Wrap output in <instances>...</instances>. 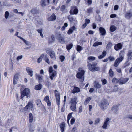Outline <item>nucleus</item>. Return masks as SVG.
<instances>
[{"label":"nucleus","mask_w":132,"mask_h":132,"mask_svg":"<svg viewBox=\"0 0 132 132\" xmlns=\"http://www.w3.org/2000/svg\"><path fill=\"white\" fill-rule=\"evenodd\" d=\"M73 113V112L70 113L68 114V115L67 122L69 124V123L70 119V118H71L72 117V115Z\"/></svg>","instance_id":"38"},{"label":"nucleus","mask_w":132,"mask_h":132,"mask_svg":"<svg viewBox=\"0 0 132 132\" xmlns=\"http://www.w3.org/2000/svg\"><path fill=\"white\" fill-rule=\"evenodd\" d=\"M132 16V13L129 12H127L125 14V17L127 19H130Z\"/></svg>","instance_id":"25"},{"label":"nucleus","mask_w":132,"mask_h":132,"mask_svg":"<svg viewBox=\"0 0 132 132\" xmlns=\"http://www.w3.org/2000/svg\"><path fill=\"white\" fill-rule=\"evenodd\" d=\"M100 33L102 35H105L106 34V31L105 29L103 27H100L99 28Z\"/></svg>","instance_id":"23"},{"label":"nucleus","mask_w":132,"mask_h":132,"mask_svg":"<svg viewBox=\"0 0 132 132\" xmlns=\"http://www.w3.org/2000/svg\"><path fill=\"white\" fill-rule=\"evenodd\" d=\"M122 61V60L121 58H118L115 60L114 64V66L115 67H117L120 63Z\"/></svg>","instance_id":"14"},{"label":"nucleus","mask_w":132,"mask_h":132,"mask_svg":"<svg viewBox=\"0 0 132 132\" xmlns=\"http://www.w3.org/2000/svg\"><path fill=\"white\" fill-rule=\"evenodd\" d=\"M9 15V13L8 11H6L5 12V16L6 19H7L8 18Z\"/></svg>","instance_id":"47"},{"label":"nucleus","mask_w":132,"mask_h":132,"mask_svg":"<svg viewBox=\"0 0 132 132\" xmlns=\"http://www.w3.org/2000/svg\"><path fill=\"white\" fill-rule=\"evenodd\" d=\"M112 82L113 84H117L118 83L119 84V79L114 78L112 79Z\"/></svg>","instance_id":"33"},{"label":"nucleus","mask_w":132,"mask_h":132,"mask_svg":"<svg viewBox=\"0 0 132 132\" xmlns=\"http://www.w3.org/2000/svg\"><path fill=\"white\" fill-rule=\"evenodd\" d=\"M44 100L47 103V105L50 106L51 105V103L49 100L48 96H46L44 98Z\"/></svg>","instance_id":"19"},{"label":"nucleus","mask_w":132,"mask_h":132,"mask_svg":"<svg viewBox=\"0 0 132 132\" xmlns=\"http://www.w3.org/2000/svg\"><path fill=\"white\" fill-rule=\"evenodd\" d=\"M112 46V43L111 42H109L106 45V48L109 49L111 48Z\"/></svg>","instance_id":"37"},{"label":"nucleus","mask_w":132,"mask_h":132,"mask_svg":"<svg viewBox=\"0 0 132 132\" xmlns=\"http://www.w3.org/2000/svg\"><path fill=\"white\" fill-rule=\"evenodd\" d=\"M29 93V89L27 88H25L23 91L21 92V99H22V98H23L25 96H28Z\"/></svg>","instance_id":"8"},{"label":"nucleus","mask_w":132,"mask_h":132,"mask_svg":"<svg viewBox=\"0 0 132 132\" xmlns=\"http://www.w3.org/2000/svg\"><path fill=\"white\" fill-rule=\"evenodd\" d=\"M65 123L63 122L61 123L59 125L61 132H63L64 131Z\"/></svg>","instance_id":"21"},{"label":"nucleus","mask_w":132,"mask_h":132,"mask_svg":"<svg viewBox=\"0 0 132 132\" xmlns=\"http://www.w3.org/2000/svg\"><path fill=\"white\" fill-rule=\"evenodd\" d=\"M76 30V29L74 26L70 28L68 31L67 34L69 35L71 34L73 32V31Z\"/></svg>","instance_id":"18"},{"label":"nucleus","mask_w":132,"mask_h":132,"mask_svg":"<svg viewBox=\"0 0 132 132\" xmlns=\"http://www.w3.org/2000/svg\"><path fill=\"white\" fill-rule=\"evenodd\" d=\"M37 79L38 80V81L39 82H41L42 80V76H41L39 75H36Z\"/></svg>","instance_id":"34"},{"label":"nucleus","mask_w":132,"mask_h":132,"mask_svg":"<svg viewBox=\"0 0 132 132\" xmlns=\"http://www.w3.org/2000/svg\"><path fill=\"white\" fill-rule=\"evenodd\" d=\"M117 29L116 27L114 25L110 27V30L111 32H113Z\"/></svg>","instance_id":"39"},{"label":"nucleus","mask_w":132,"mask_h":132,"mask_svg":"<svg viewBox=\"0 0 132 132\" xmlns=\"http://www.w3.org/2000/svg\"><path fill=\"white\" fill-rule=\"evenodd\" d=\"M102 43L101 42H96L93 44V46L94 47H96L99 45H102Z\"/></svg>","instance_id":"36"},{"label":"nucleus","mask_w":132,"mask_h":132,"mask_svg":"<svg viewBox=\"0 0 132 132\" xmlns=\"http://www.w3.org/2000/svg\"><path fill=\"white\" fill-rule=\"evenodd\" d=\"M94 86L96 89H100L101 88L102 85L98 82L95 81L94 82Z\"/></svg>","instance_id":"17"},{"label":"nucleus","mask_w":132,"mask_h":132,"mask_svg":"<svg viewBox=\"0 0 132 132\" xmlns=\"http://www.w3.org/2000/svg\"><path fill=\"white\" fill-rule=\"evenodd\" d=\"M119 105H113L112 108L111 110V112H112L114 113L115 114L117 113V112L118 111L119 106Z\"/></svg>","instance_id":"9"},{"label":"nucleus","mask_w":132,"mask_h":132,"mask_svg":"<svg viewBox=\"0 0 132 132\" xmlns=\"http://www.w3.org/2000/svg\"><path fill=\"white\" fill-rule=\"evenodd\" d=\"M109 74L110 76L111 77H112L113 75V72L112 70L111 69H110L109 72Z\"/></svg>","instance_id":"48"},{"label":"nucleus","mask_w":132,"mask_h":132,"mask_svg":"<svg viewBox=\"0 0 132 132\" xmlns=\"http://www.w3.org/2000/svg\"><path fill=\"white\" fill-rule=\"evenodd\" d=\"M68 19L71 23L73 21H75V22H77V21L76 20V18H74L73 17L69 15L68 16Z\"/></svg>","instance_id":"24"},{"label":"nucleus","mask_w":132,"mask_h":132,"mask_svg":"<svg viewBox=\"0 0 132 132\" xmlns=\"http://www.w3.org/2000/svg\"><path fill=\"white\" fill-rule=\"evenodd\" d=\"M80 89L77 87H74L73 90L72 91V93L75 94L76 93H78L80 92Z\"/></svg>","instance_id":"22"},{"label":"nucleus","mask_w":132,"mask_h":132,"mask_svg":"<svg viewBox=\"0 0 132 132\" xmlns=\"http://www.w3.org/2000/svg\"><path fill=\"white\" fill-rule=\"evenodd\" d=\"M78 70L79 72H78L76 75V77L80 79V81L82 82L84 79V74L85 71L81 68H79Z\"/></svg>","instance_id":"1"},{"label":"nucleus","mask_w":132,"mask_h":132,"mask_svg":"<svg viewBox=\"0 0 132 132\" xmlns=\"http://www.w3.org/2000/svg\"><path fill=\"white\" fill-rule=\"evenodd\" d=\"M33 105L31 102H29L28 104L24 108L25 110L27 111L28 110L32 109L33 107Z\"/></svg>","instance_id":"10"},{"label":"nucleus","mask_w":132,"mask_h":132,"mask_svg":"<svg viewBox=\"0 0 132 132\" xmlns=\"http://www.w3.org/2000/svg\"><path fill=\"white\" fill-rule=\"evenodd\" d=\"M49 74V77L51 80L54 79L57 75L56 71L54 70L52 67H49L48 70Z\"/></svg>","instance_id":"3"},{"label":"nucleus","mask_w":132,"mask_h":132,"mask_svg":"<svg viewBox=\"0 0 132 132\" xmlns=\"http://www.w3.org/2000/svg\"><path fill=\"white\" fill-rule=\"evenodd\" d=\"M126 118H129L130 119H132V115L130 114L127 115L126 116Z\"/></svg>","instance_id":"59"},{"label":"nucleus","mask_w":132,"mask_h":132,"mask_svg":"<svg viewBox=\"0 0 132 132\" xmlns=\"http://www.w3.org/2000/svg\"><path fill=\"white\" fill-rule=\"evenodd\" d=\"M108 125H107V124H106V123H104V124L102 126V127L103 129H106V127Z\"/></svg>","instance_id":"58"},{"label":"nucleus","mask_w":132,"mask_h":132,"mask_svg":"<svg viewBox=\"0 0 132 132\" xmlns=\"http://www.w3.org/2000/svg\"><path fill=\"white\" fill-rule=\"evenodd\" d=\"M23 57L22 55H21L20 56H18L17 58V60H19L21 59Z\"/></svg>","instance_id":"63"},{"label":"nucleus","mask_w":132,"mask_h":132,"mask_svg":"<svg viewBox=\"0 0 132 132\" xmlns=\"http://www.w3.org/2000/svg\"><path fill=\"white\" fill-rule=\"evenodd\" d=\"M78 10L77 9L75 8L73 10L71 9L70 11V13L71 15L77 14L78 12Z\"/></svg>","instance_id":"16"},{"label":"nucleus","mask_w":132,"mask_h":132,"mask_svg":"<svg viewBox=\"0 0 132 132\" xmlns=\"http://www.w3.org/2000/svg\"><path fill=\"white\" fill-rule=\"evenodd\" d=\"M110 120L109 119V118H107L105 120L104 123L107 124V125H108L110 123Z\"/></svg>","instance_id":"51"},{"label":"nucleus","mask_w":132,"mask_h":132,"mask_svg":"<svg viewBox=\"0 0 132 132\" xmlns=\"http://www.w3.org/2000/svg\"><path fill=\"white\" fill-rule=\"evenodd\" d=\"M36 103L37 105L39 107H40L42 103L41 101L40 100H38L36 101Z\"/></svg>","instance_id":"46"},{"label":"nucleus","mask_w":132,"mask_h":132,"mask_svg":"<svg viewBox=\"0 0 132 132\" xmlns=\"http://www.w3.org/2000/svg\"><path fill=\"white\" fill-rule=\"evenodd\" d=\"M93 8L91 7L87 9V12L89 13H92V12Z\"/></svg>","instance_id":"52"},{"label":"nucleus","mask_w":132,"mask_h":132,"mask_svg":"<svg viewBox=\"0 0 132 132\" xmlns=\"http://www.w3.org/2000/svg\"><path fill=\"white\" fill-rule=\"evenodd\" d=\"M88 59L90 61H93L95 59V57L93 56H90L89 57Z\"/></svg>","instance_id":"55"},{"label":"nucleus","mask_w":132,"mask_h":132,"mask_svg":"<svg viewBox=\"0 0 132 132\" xmlns=\"http://www.w3.org/2000/svg\"><path fill=\"white\" fill-rule=\"evenodd\" d=\"M29 122H32L34 120V118L32 113H30L29 114Z\"/></svg>","instance_id":"35"},{"label":"nucleus","mask_w":132,"mask_h":132,"mask_svg":"<svg viewBox=\"0 0 132 132\" xmlns=\"http://www.w3.org/2000/svg\"><path fill=\"white\" fill-rule=\"evenodd\" d=\"M125 53V52L123 50L121 51L120 52L119 56V58H121L122 60L123 59V55Z\"/></svg>","instance_id":"31"},{"label":"nucleus","mask_w":132,"mask_h":132,"mask_svg":"<svg viewBox=\"0 0 132 132\" xmlns=\"http://www.w3.org/2000/svg\"><path fill=\"white\" fill-rule=\"evenodd\" d=\"M46 53L50 56L51 58L54 61L56 59L55 54L54 51L50 49L46 51Z\"/></svg>","instance_id":"7"},{"label":"nucleus","mask_w":132,"mask_h":132,"mask_svg":"<svg viewBox=\"0 0 132 132\" xmlns=\"http://www.w3.org/2000/svg\"><path fill=\"white\" fill-rule=\"evenodd\" d=\"M82 49L83 48H82V47L81 46L79 45H77V50L78 52H80L82 50Z\"/></svg>","instance_id":"45"},{"label":"nucleus","mask_w":132,"mask_h":132,"mask_svg":"<svg viewBox=\"0 0 132 132\" xmlns=\"http://www.w3.org/2000/svg\"><path fill=\"white\" fill-rule=\"evenodd\" d=\"M31 12L33 14H37L39 13V11L37 8H35L32 9Z\"/></svg>","instance_id":"26"},{"label":"nucleus","mask_w":132,"mask_h":132,"mask_svg":"<svg viewBox=\"0 0 132 132\" xmlns=\"http://www.w3.org/2000/svg\"><path fill=\"white\" fill-rule=\"evenodd\" d=\"M97 64L96 63H93L92 64L88 63L87 65L89 70L91 71H98L100 70V68L98 67H96Z\"/></svg>","instance_id":"4"},{"label":"nucleus","mask_w":132,"mask_h":132,"mask_svg":"<svg viewBox=\"0 0 132 132\" xmlns=\"http://www.w3.org/2000/svg\"><path fill=\"white\" fill-rule=\"evenodd\" d=\"M118 85H115L114 86L113 90L114 92H116L118 90Z\"/></svg>","instance_id":"49"},{"label":"nucleus","mask_w":132,"mask_h":132,"mask_svg":"<svg viewBox=\"0 0 132 132\" xmlns=\"http://www.w3.org/2000/svg\"><path fill=\"white\" fill-rule=\"evenodd\" d=\"M19 75V74L17 73L15 74L14 75V77L13 80V84H17V81L18 79Z\"/></svg>","instance_id":"13"},{"label":"nucleus","mask_w":132,"mask_h":132,"mask_svg":"<svg viewBox=\"0 0 132 132\" xmlns=\"http://www.w3.org/2000/svg\"><path fill=\"white\" fill-rule=\"evenodd\" d=\"M44 83L45 86L48 88H49L52 85V84L51 82L47 80L44 81Z\"/></svg>","instance_id":"29"},{"label":"nucleus","mask_w":132,"mask_h":132,"mask_svg":"<svg viewBox=\"0 0 132 132\" xmlns=\"http://www.w3.org/2000/svg\"><path fill=\"white\" fill-rule=\"evenodd\" d=\"M119 8V6L118 5H116L114 6V10L116 11Z\"/></svg>","instance_id":"60"},{"label":"nucleus","mask_w":132,"mask_h":132,"mask_svg":"<svg viewBox=\"0 0 132 132\" xmlns=\"http://www.w3.org/2000/svg\"><path fill=\"white\" fill-rule=\"evenodd\" d=\"M56 101L57 104L59 106L60 104V97L56 98Z\"/></svg>","instance_id":"53"},{"label":"nucleus","mask_w":132,"mask_h":132,"mask_svg":"<svg viewBox=\"0 0 132 132\" xmlns=\"http://www.w3.org/2000/svg\"><path fill=\"white\" fill-rule=\"evenodd\" d=\"M101 109L103 111L107 109L109 103L108 101L106 100H102L98 103Z\"/></svg>","instance_id":"2"},{"label":"nucleus","mask_w":132,"mask_h":132,"mask_svg":"<svg viewBox=\"0 0 132 132\" xmlns=\"http://www.w3.org/2000/svg\"><path fill=\"white\" fill-rule=\"evenodd\" d=\"M101 81L102 82V84L103 85H104L107 83V81L105 79H101Z\"/></svg>","instance_id":"50"},{"label":"nucleus","mask_w":132,"mask_h":132,"mask_svg":"<svg viewBox=\"0 0 132 132\" xmlns=\"http://www.w3.org/2000/svg\"><path fill=\"white\" fill-rule=\"evenodd\" d=\"M42 85L40 84H39L35 86V89L36 90H39L42 89Z\"/></svg>","instance_id":"28"},{"label":"nucleus","mask_w":132,"mask_h":132,"mask_svg":"<svg viewBox=\"0 0 132 132\" xmlns=\"http://www.w3.org/2000/svg\"><path fill=\"white\" fill-rule=\"evenodd\" d=\"M54 93L55 94V96L56 98H60V94L56 90H55L54 91Z\"/></svg>","instance_id":"32"},{"label":"nucleus","mask_w":132,"mask_h":132,"mask_svg":"<svg viewBox=\"0 0 132 132\" xmlns=\"http://www.w3.org/2000/svg\"><path fill=\"white\" fill-rule=\"evenodd\" d=\"M129 79L128 78H120L119 79V84L120 85H122L125 84L128 81Z\"/></svg>","instance_id":"11"},{"label":"nucleus","mask_w":132,"mask_h":132,"mask_svg":"<svg viewBox=\"0 0 132 132\" xmlns=\"http://www.w3.org/2000/svg\"><path fill=\"white\" fill-rule=\"evenodd\" d=\"M73 46V44H70L69 45H67L66 46V48L68 51H69L71 49L72 47Z\"/></svg>","instance_id":"42"},{"label":"nucleus","mask_w":132,"mask_h":132,"mask_svg":"<svg viewBox=\"0 0 132 132\" xmlns=\"http://www.w3.org/2000/svg\"><path fill=\"white\" fill-rule=\"evenodd\" d=\"M60 59L61 60V62H63L64 60L65 57L64 56L61 55L60 56Z\"/></svg>","instance_id":"56"},{"label":"nucleus","mask_w":132,"mask_h":132,"mask_svg":"<svg viewBox=\"0 0 132 132\" xmlns=\"http://www.w3.org/2000/svg\"><path fill=\"white\" fill-rule=\"evenodd\" d=\"M90 21V20L89 19H85V22L86 24H88L89 23Z\"/></svg>","instance_id":"61"},{"label":"nucleus","mask_w":132,"mask_h":132,"mask_svg":"<svg viewBox=\"0 0 132 132\" xmlns=\"http://www.w3.org/2000/svg\"><path fill=\"white\" fill-rule=\"evenodd\" d=\"M91 99V98L89 97H88L85 100L84 104L85 105H86L89 103Z\"/></svg>","instance_id":"30"},{"label":"nucleus","mask_w":132,"mask_h":132,"mask_svg":"<svg viewBox=\"0 0 132 132\" xmlns=\"http://www.w3.org/2000/svg\"><path fill=\"white\" fill-rule=\"evenodd\" d=\"M51 38L52 40L51 41L50 39L48 41V43L50 44H51L52 43L54 42V41L55 40V37L54 35H52L51 36Z\"/></svg>","instance_id":"41"},{"label":"nucleus","mask_w":132,"mask_h":132,"mask_svg":"<svg viewBox=\"0 0 132 132\" xmlns=\"http://www.w3.org/2000/svg\"><path fill=\"white\" fill-rule=\"evenodd\" d=\"M127 55L129 58H130V59H132V51H128Z\"/></svg>","instance_id":"40"},{"label":"nucleus","mask_w":132,"mask_h":132,"mask_svg":"<svg viewBox=\"0 0 132 132\" xmlns=\"http://www.w3.org/2000/svg\"><path fill=\"white\" fill-rule=\"evenodd\" d=\"M116 15L115 14H112L110 15V17L111 18H113L116 17Z\"/></svg>","instance_id":"64"},{"label":"nucleus","mask_w":132,"mask_h":132,"mask_svg":"<svg viewBox=\"0 0 132 132\" xmlns=\"http://www.w3.org/2000/svg\"><path fill=\"white\" fill-rule=\"evenodd\" d=\"M17 130V128L16 127H12L10 129L9 132H15Z\"/></svg>","instance_id":"43"},{"label":"nucleus","mask_w":132,"mask_h":132,"mask_svg":"<svg viewBox=\"0 0 132 132\" xmlns=\"http://www.w3.org/2000/svg\"><path fill=\"white\" fill-rule=\"evenodd\" d=\"M44 60L48 64H50V62L49 61V59L47 55H46L44 57Z\"/></svg>","instance_id":"44"},{"label":"nucleus","mask_w":132,"mask_h":132,"mask_svg":"<svg viewBox=\"0 0 132 132\" xmlns=\"http://www.w3.org/2000/svg\"><path fill=\"white\" fill-rule=\"evenodd\" d=\"M56 39L61 44H64L65 43L64 36L59 33L56 35Z\"/></svg>","instance_id":"6"},{"label":"nucleus","mask_w":132,"mask_h":132,"mask_svg":"<svg viewBox=\"0 0 132 132\" xmlns=\"http://www.w3.org/2000/svg\"><path fill=\"white\" fill-rule=\"evenodd\" d=\"M109 59L111 61H113L115 59L114 57L110 56L109 57Z\"/></svg>","instance_id":"62"},{"label":"nucleus","mask_w":132,"mask_h":132,"mask_svg":"<svg viewBox=\"0 0 132 132\" xmlns=\"http://www.w3.org/2000/svg\"><path fill=\"white\" fill-rule=\"evenodd\" d=\"M75 121V119L74 117L72 118L71 120L70 123L71 124L73 125Z\"/></svg>","instance_id":"54"},{"label":"nucleus","mask_w":132,"mask_h":132,"mask_svg":"<svg viewBox=\"0 0 132 132\" xmlns=\"http://www.w3.org/2000/svg\"><path fill=\"white\" fill-rule=\"evenodd\" d=\"M77 100V98L76 97H75L71 99V100L70 102V103H71L70 108L72 111H74L76 109V105L77 103L76 102Z\"/></svg>","instance_id":"5"},{"label":"nucleus","mask_w":132,"mask_h":132,"mask_svg":"<svg viewBox=\"0 0 132 132\" xmlns=\"http://www.w3.org/2000/svg\"><path fill=\"white\" fill-rule=\"evenodd\" d=\"M122 45L121 43L116 44L114 47V49L116 51H118L122 48Z\"/></svg>","instance_id":"12"},{"label":"nucleus","mask_w":132,"mask_h":132,"mask_svg":"<svg viewBox=\"0 0 132 132\" xmlns=\"http://www.w3.org/2000/svg\"><path fill=\"white\" fill-rule=\"evenodd\" d=\"M56 18V17L54 14H53L50 17H49L48 20L50 21H53Z\"/></svg>","instance_id":"20"},{"label":"nucleus","mask_w":132,"mask_h":132,"mask_svg":"<svg viewBox=\"0 0 132 132\" xmlns=\"http://www.w3.org/2000/svg\"><path fill=\"white\" fill-rule=\"evenodd\" d=\"M40 3L42 6L43 7L47 5V0H41Z\"/></svg>","instance_id":"27"},{"label":"nucleus","mask_w":132,"mask_h":132,"mask_svg":"<svg viewBox=\"0 0 132 132\" xmlns=\"http://www.w3.org/2000/svg\"><path fill=\"white\" fill-rule=\"evenodd\" d=\"M65 5H62L61 7L60 10L61 11H63L65 9Z\"/></svg>","instance_id":"57"},{"label":"nucleus","mask_w":132,"mask_h":132,"mask_svg":"<svg viewBox=\"0 0 132 132\" xmlns=\"http://www.w3.org/2000/svg\"><path fill=\"white\" fill-rule=\"evenodd\" d=\"M26 70L28 74L32 77L33 76V71L31 69L27 67L26 68Z\"/></svg>","instance_id":"15"}]
</instances>
